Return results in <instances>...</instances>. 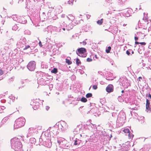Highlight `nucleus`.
Here are the masks:
<instances>
[{"label":"nucleus","mask_w":151,"mask_h":151,"mask_svg":"<svg viewBox=\"0 0 151 151\" xmlns=\"http://www.w3.org/2000/svg\"><path fill=\"white\" fill-rule=\"evenodd\" d=\"M25 120L23 118H20L16 120L14 125L16 129H18L23 127L25 124Z\"/></svg>","instance_id":"1"},{"label":"nucleus","mask_w":151,"mask_h":151,"mask_svg":"<svg viewBox=\"0 0 151 151\" xmlns=\"http://www.w3.org/2000/svg\"><path fill=\"white\" fill-rule=\"evenodd\" d=\"M36 64L34 61L30 62L28 64L27 67L28 69L31 71H33L35 68Z\"/></svg>","instance_id":"2"},{"label":"nucleus","mask_w":151,"mask_h":151,"mask_svg":"<svg viewBox=\"0 0 151 151\" xmlns=\"http://www.w3.org/2000/svg\"><path fill=\"white\" fill-rule=\"evenodd\" d=\"M123 132L126 134V135L128 136V138L129 139H132L134 135L131 133L130 131L128 129H125L123 130Z\"/></svg>","instance_id":"3"},{"label":"nucleus","mask_w":151,"mask_h":151,"mask_svg":"<svg viewBox=\"0 0 151 151\" xmlns=\"http://www.w3.org/2000/svg\"><path fill=\"white\" fill-rule=\"evenodd\" d=\"M86 52V49L83 47L78 48L76 51V54L79 56V54H84Z\"/></svg>","instance_id":"4"},{"label":"nucleus","mask_w":151,"mask_h":151,"mask_svg":"<svg viewBox=\"0 0 151 151\" xmlns=\"http://www.w3.org/2000/svg\"><path fill=\"white\" fill-rule=\"evenodd\" d=\"M106 90L108 93L113 92L114 91V86L113 85L109 84L106 87Z\"/></svg>","instance_id":"5"},{"label":"nucleus","mask_w":151,"mask_h":151,"mask_svg":"<svg viewBox=\"0 0 151 151\" xmlns=\"http://www.w3.org/2000/svg\"><path fill=\"white\" fill-rule=\"evenodd\" d=\"M150 102L149 101V100L147 99L146 100V109L147 110H149L150 108Z\"/></svg>","instance_id":"6"},{"label":"nucleus","mask_w":151,"mask_h":151,"mask_svg":"<svg viewBox=\"0 0 151 151\" xmlns=\"http://www.w3.org/2000/svg\"><path fill=\"white\" fill-rule=\"evenodd\" d=\"M103 19H101L98 20L97 22V24L99 25H101L103 22Z\"/></svg>","instance_id":"7"},{"label":"nucleus","mask_w":151,"mask_h":151,"mask_svg":"<svg viewBox=\"0 0 151 151\" xmlns=\"http://www.w3.org/2000/svg\"><path fill=\"white\" fill-rule=\"evenodd\" d=\"M76 63L77 65H79L81 63V61L78 58L76 59Z\"/></svg>","instance_id":"8"},{"label":"nucleus","mask_w":151,"mask_h":151,"mask_svg":"<svg viewBox=\"0 0 151 151\" xmlns=\"http://www.w3.org/2000/svg\"><path fill=\"white\" fill-rule=\"evenodd\" d=\"M58 72L57 69L56 68H53V70L51 71V72L52 73H56Z\"/></svg>","instance_id":"9"},{"label":"nucleus","mask_w":151,"mask_h":151,"mask_svg":"<svg viewBox=\"0 0 151 151\" xmlns=\"http://www.w3.org/2000/svg\"><path fill=\"white\" fill-rule=\"evenodd\" d=\"M111 49V47L110 46H109L108 47L107 49L106 50V52L107 53H109L110 52V51Z\"/></svg>","instance_id":"10"},{"label":"nucleus","mask_w":151,"mask_h":151,"mask_svg":"<svg viewBox=\"0 0 151 151\" xmlns=\"http://www.w3.org/2000/svg\"><path fill=\"white\" fill-rule=\"evenodd\" d=\"M92 95L91 93H89L87 94L86 95V97L87 98H89L91 97L92 96Z\"/></svg>","instance_id":"11"},{"label":"nucleus","mask_w":151,"mask_h":151,"mask_svg":"<svg viewBox=\"0 0 151 151\" xmlns=\"http://www.w3.org/2000/svg\"><path fill=\"white\" fill-rule=\"evenodd\" d=\"M87 101V99L84 97H82L81 99V101L83 102H86Z\"/></svg>","instance_id":"12"},{"label":"nucleus","mask_w":151,"mask_h":151,"mask_svg":"<svg viewBox=\"0 0 151 151\" xmlns=\"http://www.w3.org/2000/svg\"><path fill=\"white\" fill-rule=\"evenodd\" d=\"M65 60L66 63H67L68 65H70L72 63L71 61H70L69 60L66 59Z\"/></svg>","instance_id":"13"},{"label":"nucleus","mask_w":151,"mask_h":151,"mask_svg":"<svg viewBox=\"0 0 151 151\" xmlns=\"http://www.w3.org/2000/svg\"><path fill=\"white\" fill-rule=\"evenodd\" d=\"M98 88L97 85H94L93 86V88L94 90H96Z\"/></svg>","instance_id":"14"},{"label":"nucleus","mask_w":151,"mask_h":151,"mask_svg":"<svg viewBox=\"0 0 151 151\" xmlns=\"http://www.w3.org/2000/svg\"><path fill=\"white\" fill-rule=\"evenodd\" d=\"M74 1V0H69V1H68V3L69 4H73V2Z\"/></svg>","instance_id":"15"},{"label":"nucleus","mask_w":151,"mask_h":151,"mask_svg":"<svg viewBox=\"0 0 151 151\" xmlns=\"http://www.w3.org/2000/svg\"><path fill=\"white\" fill-rule=\"evenodd\" d=\"M86 60L87 62H91V61H92V59L91 58H88Z\"/></svg>","instance_id":"16"},{"label":"nucleus","mask_w":151,"mask_h":151,"mask_svg":"<svg viewBox=\"0 0 151 151\" xmlns=\"http://www.w3.org/2000/svg\"><path fill=\"white\" fill-rule=\"evenodd\" d=\"M4 74V71L1 69H0V75H2Z\"/></svg>","instance_id":"17"},{"label":"nucleus","mask_w":151,"mask_h":151,"mask_svg":"<svg viewBox=\"0 0 151 151\" xmlns=\"http://www.w3.org/2000/svg\"><path fill=\"white\" fill-rule=\"evenodd\" d=\"M139 44L143 45H146V43L145 42H140L139 43Z\"/></svg>","instance_id":"18"},{"label":"nucleus","mask_w":151,"mask_h":151,"mask_svg":"<svg viewBox=\"0 0 151 151\" xmlns=\"http://www.w3.org/2000/svg\"><path fill=\"white\" fill-rule=\"evenodd\" d=\"M30 47V46L29 45H27L24 48V50H26L29 48Z\"/></svg>","instance_id":"19"},{"label":"nucleus","mask_w":151,"mask_h":151,"mask_svg":"<svg viewBox=\"0 0 151 151\" xmlns=\"http://www.w3.org/2000/svg\"><path fill=\"white\" fill-rule=\"evenodd\" d=\"M82 44L83 45H86V41H83L82 42Z\"/></svg>","instance_id":"20"},{"label":"nucleus","mask_w":151,"mask_h":151,"mask_svg":"<svg viewBox=\"0 0 151 151\" xmlns=\"http://www.w3.org/2000/svg\"><path fill=\"white\" fill-rule=\"evenodd\" d=\"M126 54L128 55H129L130 54V52H129V51L127 50L126 51Z\"/></svg>","instance_id":"21"},{"label":"nucleus","mask_w":151,"mask_h":151,"mask_svg":"<svg viewBox=\"0 0 151 151\" xmlns=\"http://www.w3.org/2000/svg\"><path fill=\"white\" fill-rule=\"evenodd\" d=\"M138 79H139V82H140L141 81V80L140 79H142V78L141 77H139V78H138Z\"/></svg>","instance_id":"22"},{"label":"nucleus","mask_w":151,"mask_h":151,"mask_svg":"<svg viewBox=\"0 0 151 151\" xmlns=\"http://www.w3.org/2000/svg\"><path fill=\"white\" fill-rule=\"evenodd\" d=\"M77 141L76 140H75V142H74V145H77L78 144L77 143Z\"/></svg>","instance_id":"23"},{"label":"nucleus","mask_w":151,"mask_h":151,"mask_svg":"<svg viewBox=\"0 0 151 151\" xmlns=\"http://www.w3.org/2000/svg\"><path fill=\"white\" fill-rule=\"evenodd\" d=\"M39 45L41 47H42V43H41V41H40L39 42Z\"/></svg>","instance_id":"24"},{"label":"nucleus","mask_w":151,"mask_h":151,"mask_svg":"<svg viewBox=\"0 0 151 151\" xmlns=\"http://www.w3.org/2000/svg\"><path fill=\"white\" fill-rule=\"evenodd\" d=\"M134 38L135 40L136 41L138 39V37H134Z\"/></svg>","instance_id":"25"},{"label":"nucleus","mask_w":151,"mask_h":151,"mask_svg":"<svg viewBox=\"0 0 151 151\" xmlns=\"http://www.w3.org/2000/svg\"><path fill=\"white\" fill-rule=\"evenodd\" d=\"M139 43H140V42H138L136 41V42H135V44H136L137 45V44H139Z\"/></svg>","instance_id":"26"},{"label":"nucleus","mask_w":151,"mask_h":151,"mask_svg":"<svg viewBox=\"0 0 151 151\" xmlns=\"http://www.w3.org/2000/svg\"><path fill=\"white\" fill-rule=\"evenodd\" d=\"M69 26V25H68V27H67V30H70V29H72V27H71V28H70V29H69V28H68V27Z\"/></svg>","instance_id":"27"},{"label":"nucleus","mask_w":151,"mask_h":151,"mask_svg":"<svg viewBox=\"0 0 151 151\" xmlns=\"http://www.w3.org/2000/svg\"><path fill=\"white\" fill-rule=\"evenodd\" d=\"M148 96L150 97L151 99V95L150 94H149Z\"/></svg>","instance_id":"28"},{"label":"nucleus","mask_w":151,"mask_h":151,"mask_svg":"<svg viewBox=\"0 0 151 151\" xmlns=\"http://www.w3.org/2000/svg\"><path fill=\"white\" fill-rule=\"evenodd\" d=\"M95 58H96L97 59H98V58H97V55H95Z\"/></svg>","instance_id":"29"},{"label":"nucleus","mask_w":151,"mask_h":151,"mask_svg":"<svg viewBox=\"0 0 151 151\" xmlns=\"http://www.w3.org/2000/svg\"><path fill=\"white\" fill-rule=\"evenodd\" d=\"M63 30L64 31H65V28H63Z\"/></svg>","instance_id":"30"},{"label":"nucleus","mask_w":151,"mask_h":151,"mask_svg":"<svg viewBox=\"0 0 151 151\" xmlns=\"http://www.w3.org/2000/svg\"><path fill=\"white\" fill-rule=\"evenodd\" d=\"M124 92V90H122V92H122V93H123Z\"/></svg>","instance_id":"31"},{"label":"nucleus","mask_w":151,"mask_h":151,"mask_svg":"<svg viewBox=\"0 0 151 151\" xmlns=\"http://www.w3.org/2000/svg\"><path fill=\"white\" fill-rule=\"evenodd\" d=\"M132 54H133L134 53V52L133 51H132Z\"/></svg>","instance_id":"32"},{"label":"nucleus","mask_w":151,"mask_h":151,"mask_svg":"<svg viewBox=\"0 0 151 151\" xmlns=\"http://www.w3.org/2000/svg\"><path fill=\"white\" fill-rule=\"evenodd\" d=\"M112 137V136L111 135V136H110V137Z\"/></svg>","instance_id":"33"},{"label":"nucleus","mask_w":151,"mask_h":151,"mask_svg":"<svg viewBox=\"0 0 151 151\" xmlns=\"http://www.w3.org/2000/svg\"><path fill=\"white\" fill-rule=\"evenodd\" d=\"M150 47V46H149V47H148V48H150V49H151V47Z\"/></svg>","instance_id":"34"},{"label":"nucleus","mask_w":151,"mask_h":151,"mask_svg":"<svg viewBox=\"0 0 151 151\" xmlns=\"http://www.w3.org/2000/svg\"><path fill=\"white\" fill-rule=\"evenodd\" d=\"M58 142L59 143H60V142L59 141H58Z\"/></svg>","instance_id":"35"}]
</instances>
